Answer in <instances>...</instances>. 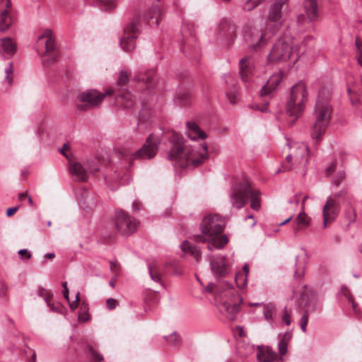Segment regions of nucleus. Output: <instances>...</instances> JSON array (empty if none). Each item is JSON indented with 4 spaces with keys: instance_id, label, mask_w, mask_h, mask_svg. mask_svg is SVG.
<instances>
[{
    "instance_id": "f257e3e1",
    "label": "nucleus",
    "mask_w": 362,
    "mask_h": 362,
    "mask_svg": "<svg viewBox=\"0 0 362 362\" xmlns=\"http://www.w3.org/2000/svg\"><path fill=\"white\" fill-rule=\"evenodd\" d=\"M168 136L172 144L168 158L175 160L180 168L197 167L208 158L206 144L202 146V151L199 152L197 147L185 145L184 139L181 135L172 131Z\"/></svg>"
},
{
    "instance_id": "f03ea898",
    "label": "nucleus",
    "mask_w": 362,
    "mask_h": 362,
    "mask_svg": "<svg viewBox=\"0 0 362 362\" xmlns=\"http://www.w3.org/2000/svg\"><path fill=\"white\" fill-rule=\"evenodd\" d=\"M224 221L218 214L205 216L200 225L202 234L194 235L197 243H208V249H221L228 242V237L222 234Z\"/></svg>"
},
{
    "instance_id": "7ed1b4c3",
    "label": "nucleus",
    "mask_w": 362,
    "mask_h": 362,
    "mask_svg": "<svg viewBox=\"0 0 362 362\" xmlns=\"http://www.w3.org/2000/svg\"><path fill=\"white\" fill-rule=\"evenodd\" d=\"M332 88L329 86L320 89L314 110L315 123L311 129V136L319 143L325 134L331 119L332 107L329 103Z\"/></svg>"
},
{
    "instance_id": "20e7f679",
    "label": "nucleus",
    "mask_w": 362,
    "mask_h": 362,
    "mask_svg": "<svg viewBox=\"0 0 362 362\" xmlns=\"http://www.w3.org/2000/svg\"><path fill=\"white\" fill-rule=\"evenodd\" d=\"M163 14V11L158 5L152 6L150 11L144 12L142 16H136L124 28V35L120 38V46L125 52H130L135 48L136 38L139 32L140 21H146L151 26L158 25V18Z\"/></svg>"
},
{
    "instance_id": "39448f33",
    "label": "nucleus",
    "mask_w": 362,
    "mask_h": 362,
    "mask_svg": "<svg viewBox=\"0 0 362 362\" xmlns=\"http://www.w3.org/2000/svg\"><path fill=\"white\" fill-rule=\"evenodd\" d=\"M250 197V207L258 211L261 207L259 192L252 189L247 181L238 182L232 186L230 200L232 206L236 209L243 208Z\"/></svg>"
},
{
    "instance_id": "423d86ee",
    "label": "nucleus",
    "mask_w": 362,
    "mask_h": 362,
    "mask_svg": "<svg viewBox=\"0 0 362 362\" xmlns=\"http://www.w3.org/2000/svg\"><path fill=\"white\" fill-rule=\"evenodd\" d=\"M308 101V92L305 85L303 82H298L292 86L290 98L286 104V113L293 117L288 122L293 125L295 121L302 114L305 104Z\"/></svg>"
},
{
    "instance_id": "0eeeda50",
    "label": "nucleus",
    "mask_w": 362,
    "mask_h": 362,
    "mask_svg": "<svg viewBox=\"0 0 362 362\" xmlns=\"http://www.w3.org/2000/svg\"><path fill=\"white\" fill-rule=\"evenodd\" d=\"M296 52L293 39L288 36L281 37L276 41L268 54V63L284 62L289 59L295 62L297 60Z\"/></svg>"
},
{
    "instance_id": "6e6552de",
    "label": "nucleus",
    "mask_w": 362,
    "mask_h": 362,
    "mask_svg": "<svg viewBox=\"0 0 362 362\" xmlns=\"http://www.w3.org/2000/svg\"><path fill=\"white\" fill-rule=\"evenodd\" d=\"M112 90H108L105 93H100L96 89L86 90L79 95V100L82 103L77 105L80 111H87L92 108L99 107L106 95L112 94Z\"/></svg>"
},
{
    "instance_id": "1a4fd4ad",
    "label": "nucleus",
    "mask_w": 362,
    "mask_h": 362,
    "mask_svg": "<svg viewBox=\"0 0 362 362\" xmlns=\"http://www.w3.org/2000/svg\"><path fill=\"white\" fill-rule=\"evenodd\" d=\"M45 40V51L43 54L42 63L44 66L48 67L54 64L59 55L55 40L50 30H45L43 33L38 37V41Z\"/></svg>"
},
{
    "instance_id": "9d476101",
    "label": "nucleus",
    "mask_w": 362,
    "mask_h": 362,
    "mask_svg": "<svg viewBox=\"0 0 362 362\" xmlns=\"http://www.w3.org/2000/svg\"><path fill=\"white\" fill-rule=\"evenodd\" d=\"M243 298L240 296L238 290L229 288L223 294L221 309L228 315L230 320L235 319V315L239 312Z\"/></svg>"
},
{
    "instance_id": "9b49d317",
    "label": "nucleus",
    "mask_w": 362,
    "mask_h": 362,
    "mask_svg": "<svg viewBox=\"0 0 362 362\" xmlns=\"http://www.w3.org/2000/svg\"><path fill=\"white\" fill-rule=\"evenodd\" d=\"M159 142L160 141L153 134H151L139 150L134 153H124L123 156L130 161L138 158L150 159L156 154Z\"/></svg>"
},
{
    "instance_id": "f8f14e48",
    "label": "nucleus",
    "mask_w": 362,
    "mask_h": 362,
    "mask_svg": "<svg viewBox=\"0 0 362 362\" xmlns=\"http://www.w3.org/2000/svg\"><path fill=\"white\" fill-rule=\"evenodd\" d=\"M115 224L122 235L129 236L137 230L139 222L121 210L116 211Z\"/></svg>"
},
{
    "instance_id": "ddd939ff",
    "label": "nucleus",
    "mask_w": 362,
    "mask_h": 362,
    "mask_svg": "<svg viewBox=\"0 0 362 362\" xmlns=\"http://www.w3.org/2000/svg\"><path fill=\"white\" fill-rule=\"evenodd\" d=\"M99 170L98 161H87L82 164L74 162L70 164L69 173L74 180L86 182L88 178V172L95 173Z\"/></svg>"
},
{
    "instance_id": "4468645a",
    "label": "nucleus",
    "mask_w": 362,
    "mask_h": 362,
    "mask_svg": "<svg viewBox=\"0 0 362 362\" xmlns=\"http://www.w3.org/2000/svg\"><path fill=\"white\" fill-rule=\"evenodd\" d=\"M318 4L317 0H304L302 12L297 17V22L300 25L305 23H313L318 20Z\"/></svg>"
},
{
    "instance_id": "2eb2a0df",
    "label": "nucleus",
    "mask_w": 362,
    "mask_h": 362,
    "mask_svg": "<svg viewBox=\"0 0 362 362\" xmlns=\"http://www.w3.org/2000/svg\"><path fill=\"white\" fill-rule=\"evenodd\" d=\"M244 38L249 46L250 50L255 52L260 51L268 42L267 34L263 33L259 29L247 31L244 35Z\"/></svg>"
},
{
    "instance_id": "dca6fc26",
    "label": "nucleus",
    "mask_w": 362,
    "mask_h": 362,
    "mask_svg": "<svg viewBox=\"0 0 362 362\" xmlns=\"http://www.w3.org/2000/svg\"><path fill=\"white\" fill-rule=\"evenodd\" d=\"M181 34L182 35V44L180 47L181 51L189 59L198 60L199 59V51L198 48L191 47L190 42L193 41L192 33L189 31L187 25H182Z\"/></svg>"
},
{
    "instance_id": "f3484780",
    "label": "nucleus",
    "mask_w": 362,
    "mask_h": 362,
    "mask_svg": "<svg viewBox=\"0 0 362 362\" xmlns=\"http://www.w3.org/2000/svg\"><path fill=\"white\" fill-rule=\"evenodd\" d=\"M339 212V202L333 197H327L322 209L323 228H326L328 223L334 221Z\"/></svg>"
},
{
    "instance_id": "a211bd4d",
    "label": "nucleus",
    "mask_w": 362,
    "mask_h": 362,
    "mask_svg": "<svg viewBox=\"0 0 362 362\" xmlns=\"http://www.w3.org/2000/svg\"><path fill=\"white\" fill-rule=\"evenodd\" d=\"M10 0H0V32L7 31L15 23V18L10 12Z\"/></svg>"
},
{
    "instance_id": "6ab92c4d",
    "label": "nucleus",
    "mask_w": 362,
    "mask_h": 362,
    "mask_svg": "<svg viewBox=\"0 0 362 362\" xmlns=\"http://www.w3.org/2000/svg\"><path fill=\"white\" fill-rule=\"evenodd\" d=\"M238 26L233 21L229 18H223L218 26V35L230 43L236 37Z\"/></svg>"
},
{
    "instance_id": "aec40b11",
    "label": "nucleus",
    "mask_w": 362,
    "mask_h": 362,
    "mask_svg": "<svg viewBox=\"0 0 362 362\" xmlns=\"http://www.w3.org/2000/svg\"><path fill=\"white\" fill-rule=\"evenodd\" d=\"M212 273L218 277L226 276L230 272V267L224 256H216L210 260Z\"/></svg>"
},
{
    "instance_id": "412c9836",
    "label": "nucleus",
    "mask_w": 362,
    "mask_h": 362,
    "mask_svg": "<svg viewBox=\"0 0 362 362\" xmlns=\"http://www.w3.org/2000/svg\"><path fill=\"white\" fill-rule=\"evenodd\" d=\"M288 6V0H276L269 11V20L279 25L281 23L282 13Z\"/></svg>"
},
{
    "instance_id": "4be33fe9",
    "label": "nucleus",
    "mask_w": 362,
    "mask_h": 362,
    "mask_svg": "<svg viewBox=\"0 0 362 362\" xmlns=\"http://www.w3.org/2000/svg\"><path fill=\"white\" fill-rule=\"evenodd\" d=\"M256 357L258 362H281V358L268 346H258Z\"/></svg>"
},
{
    "instance_id": "5701e85b",
    "label": "nucleus",
    "mask_w": 362,
    "mask_h": 362,
    "mask_svg": "<svg viewBox=\"0 0 362 362\" xmlns=\"http://www.w3.org/2000/svg\"><path fill=\"white\" fill-rule=\"evenodd\" d=\"M307 152H308V147L302 146H298L297 148V152L296 153H294L293 155H292V154L287 155L286 157V163H288L289 164L291 163V161L293 160V163H291L289 166L284 165L283 171L294 169L295 168L294 165L296 164L298 165V164L302 163L303 160L305 158V155H306Z\"/></svg>"
},
{
    "instance_id": "b1692460",
    "label": "nucleus",
    "mask_w": 362,
    "mask_h": 362,
    "mask_svg": "<svg viewBox=\"0 0 362 362\" xmlns=\"http://www.w3.org/2000/svg\"><path fill=\"white\" fill-rule=\"evenodd\" d=\"M283 78V74L279 72L274 74L267 80V83L262 87L260 90L261 96H266L272 94V93L277 88L280 84Z\"/></svg>"
},
{
    "instance_id": "393cba45",
    "label": "nucleus",
    "mask_w": 362,
    "mask_h": 362,
    "mask_svg": "<svg viewBox=\"0 0 362 362\" xmlns=\"http://www.w3.org/2000/svg\"><path fill=\"white\" fill-rule=\"evenodd\" d=\"M0 52L6 58L11 57L17 50V46L11 37H3L1 39Z\"/></svg>"
},
{
    "instance_id": "a878e982",
    "label": "nucleus",
    "mask_w": 362,
    "mask_h": 362,
    "mask_svg": "<svg viewBox=\"0 0 362 362\" xmlns=\"http://www.w3.org/2000/svg\"><path fill=\"white\" fill-rule=\"evenodd\" d=\"M115 103L118 106L125 109H132L135 104L134 97L131 93L126 90L119 93L115 99Z\"/></svg>"
},
{
    "instance_id": "bb28decb",
    "label": "nucleus",
    "mask_w": 362,
    "mask_h": 362,
    "mask_svg": "<svg viewBox=\"0 0 362 362\" xmlns=\"http://www.w3.org/2000/svg\"><path fill=\"white\" fill-rule=\"evenodd\" d=\"M310 222V218L305 213L304 210H302L293 223V233L297 234L302 228L309 226Z\"/></svg>"
},
{
    "instance_id": "cd10ccee",
    "label": "nucleus",
    "mask_w": 362,
    "mask_h": 362,
    "mask_svg": "<svg viewBox=\"0 0 362 362\" xmlns=\"http://www.w3.org/2000/svg\"><path fill=\"white\" fill-rule=\"evenodd\" d=\"M181 250L190 255L196 261H199L202 258V252L199 247L194 245L187 240L183 241L180 245Z\"/></svg>"
},
{
    "instance_id": "c85d7f7f",
    "label": "nucleus",
    "mask_w": 362,
    "mask_h": 362,
    "mask_svg": "<svg viewBox=\"0 0 362 362\" xmlns=\"http://www.w3.org/2000/svg\"><path fill=\"white\" fill-rule=\"evenodd\" d=\"M250 57H245L240 60V76L244 82L250 79V75L252 72Z\"/></svg>"
},
{
    "instance_id": "c756f323",
    "label": "nucleus",
    "mask_w": 362,
    "mask_h": 362,
    "mask_svg": "<svg viewBox=\"0 0 362 362\" xmlns=\"http://www.w3.org/2000/svg\"><path fill=\"white\" fill-rule=\"evenodd\" d=\"M187 127L188 129V136L192 140H196L197 139H204L206 137V133L203 132L196 123L187 122Z\"/></svg>"
},
{
    "instance_id": "7c9ffc66",
    "label": "nucleus",
    "mask_w": 362,
    "mask_h": 362,
    "mask_svg": "<svg viewBox=\"0 0 362 362\" xmlns=\"http://www.w3.org/2000/svg\"><path fill=\"white\" fill-rule=\"evenodd\" d=\"M320 309L321 305L317 303H315L314 305H311L310 303L308 304L307 310L303 313L300 319V329L303 332H305L307 330L306 327L308 322V312H315V310Z\"/></svg>"
},
{
    "instance_id": "2f4dec72",
    "label": "nucleus",
    "mask_w": 362,
    "mask_h": 362,
    "mask_svg": "<svg viewBox=\"0 0 362 362\" xmlns=\"http://www.w3.org/2000/svg\"><path fill=\"white\" fill-rule=\"evenodd\" d=\"M154 71L149 70L146 73L140 72L135 76L134 78L139 82H144L146 83V88H149L153 86V78L154 76Z\"/></svg>"
},
{
    "instance_id": "473e14b6",
    "label": "nucleus",
    "mask_w": 362,
    "mask_h": 362,
    "mask_svg": "<svg viewBox=\"0 0 362 362\" xmlns=\"http://www.w3.org/2000/svg\"><path fill=\"white\" fill-rule=\"evenodd\" d=\"M147 267L151 279L155 282H160L161 279L158 263L148 261Z\"/></svg>"
},
{
    "instance_id": "72a5a7b5",
    "label": "nucleus",
    "mask_w": 362,
    "mask_h": 362,
    "mask_svg": "<svg viewBox=\"0 0 362 362\" xmlns=\"http://www.w3.org/2000/svg\"><path fill=\"white\" fill-rule=\"evenodd\" d=\"M291 337V334L289 333H285L283 338L279 342L278 348L280 356H283L287 352L288 343Z\"/></svg>"
},
{
    "instance_id": "f704fd0d",
    "label": "nucleus",
    "mask_w": 362,
    "mask_h": 362,
    "mask_svg": "<svg viewBox=\"0 0 362 362\" xmlns=\"http://www.w3.org/2000/svg\"><path fill=\"white\" fill-rule=\"evenodd\" d=\"M176 101L181 105H188L192 100V95L189 91H180L175 98Z\"/></svg>"
},
{
    "instance_id": "c9c22d12",
    "label": "nucleus",
    "mask_w": 362,
    "mask_h": 362,
    "mask_svg": "<svg viewBox=\"0 0 362 362\" xmlns=\"http://www.w3.org/2000/svg\"><path fill=\"white\" fill-rule=\"evenodd\" d=\"M88 357L90 360L91 362H103V356L98 353L92 346L88 345Z\"/></svg>"
},
{
    "instance_id": "e433bc0d",
    "label": "nucleus",
    "mask_w": 362,
    "mask_h": 362,
    "mask_svg": "<svg viewBox=\"0 0 362 362\" xmlns=\"http://www.w3.org/2000/svg\"><path fill=\"white\" fill-rule=\"evenodd\" d=\"M275 310V307L272 303H268L264 305V317L268 322H272L273 319V313Z\"/></svg>"
},
{
    "instance_id": "4c0bfd02",
    "label": "nucleus",
    "mask_w": 362,
    "mask_h": 362,
    "mask_svg": "<svg viewBox=\"0 0 362 362\" xmlns=\"http://www.w3.org/2000/svg\"><path fill=\"white\" fill-rule=\"evenodd\" d=\"M50 299L51 298L49 299L47 296L45 297V302L50 308L51 310L57 313L63 314L65 309L64 307L60 303H51Z\"/></svg>"
},
{
    "instance_id": "58836bf2",
    "label": "nucleus",
    "mask_w": 362,
    "mask_h": 362,
    "mask_svg": "<svg viewBox=\"0 0 362 362\" xmlns=\"http://www.w3.org/2000/svg\"><path fill=\"white\" fill-rule=\"evenodd\" d=\"M98 1L102 10H111L116 6V0H98Z\"/></svg>"
},
{
    "instance_id": "ea45409f",
    "label": "nucleus",
    "mask_w": 362,
    "mask_h": 362,
    "mask_svg": "<svg viewBox=\"0 0 362 362\" xmlns=\"http://www.w3.org/2000/svg\"><path fill=\"white\" fill-rule=\"evenodd\" d=\"M345 217L348 221V226H349L350 224L355 222L356 218V212L354 207L351 206L349 209L346 210Z\"/></svg>"
},
{
    "instance_id": "a19ab883",
    "label": "nucleus",
    "mask_w": 362,
    "mask_h": 362,
    "mask_svg": "<svg viewBox=\"0 0 362 362\" xmlns=\"http://www.w3.org/2000/svg\"><path fill=\"white\" fill-rule=\"evenodd\" d=\"M129 76L126 71H121L117 80L118 86L121 88L125 86L129 81Z\"/></svg>"
},
{
    "instance_id": "79ce46f5",
    "label": "nucleus",
    "mask_w": 362,
    "mask_h": 362,
    "mask_svg": "<svg viewBox=\"0 0 362 362\" xmlns=\"http://www.w3.org/2000/svg\"><path fill=\"white\" fill-rule=\"evenodd\" d=\"M261 2L262 0H247L243 8L245 11H250L257 6Z\"/></svg>"
},
{
    "instance_id": "37998d69",
    "label": "nucleus",
    "mask_w": 362,
    "mask_h": 362,
    "mask_svg": "<svg viewBox=\"0 0 362 362\" xmlns=\"http://www.w3.org/2000/svg\"><path fill=\"white\" fill-rule=\"evenodd\" d=\"M168 343L170 345L175 346L180 342L181 338L177 332H173L166 337Z\"/></svg>"
},
{
    "instance_id": "c03bdc74",
    "label": "nucleus",
    "mask_w": 362,
    "mask_h": 362,
    "mask_svg": "<svg viewBox=\"0 0 362 362\" xmlns=\"http://www.w3.org/2000/svg\"><path fill=\"white\" fill-rule=\"evenodd\" d=\"M345 177V173L344 170L339 171L337 175L333 177L332 184L335 187H339L341 180Z\"/></svg>"
},
{
    "instance_id": "a18cd8bd",
    "label": "nucleus",
    "mask_w": 362,
    "mask_h": 362,
    "mask_svg": "<svg viewBox=\"0 0 362 362\" xmlns=\"http://www.w3.org/2000/svg\"><path fill=\"white\" fill-rule=\"evenodd\" d=\"M13 72V63L10 62L8 66L5 69L6 77L5 81H7L9 86L11 85L13 78L11 74Z\"/></svg>"
},
{
    "instance_id": "49530a36",
    "label": "nucleus",
    "mask_w": 362,
    "mask_h": 362,
    "mask_svg": "<svg viewBox=\"0 0 362 362\" xmlns=\"http://www.w3.org/2000/svg\"><path fill=\"white\" fill-rule=\"evenodd\" d=\"M291 308L288 309L286 307L284 308L282 320L286 325H289L291 324Z\"/></svg>"
},
{
    "instance_id": "de8ad7c7",
    "label": "nucleus",
    "mask_w": 362,
    "mask_h": 362,
    "mask_svg": "<svg viewBox=\"0 0 362 362\" xmlns=\"http://www.w3.org/2000/svg\"><path fill=\"white\" fill-rule=\"evenodd\" d=\"M81 310H83L81 313L78 315V320L81 322H86L89 320L90 317L87 311L86 305H84L83 307H81Z\"/></svg>"
},
{
    "instance_id": "09e8293b",
    "label": "nucleus",
    "mask_w": 362,
    "mask_h": 362,
    "mask_svg": "<svg viewBox=\"0 0 362 362\" xmlns=\"http://www.w3.org/2000/svg\"><path fill=\"white\" fill-rule=\"evenodd\" d=\"M268 105L269 103L266 102L262 105H260L259 104H253L250 105V107L252 109L257 110L261 111L262 112H267L268 111Z\"/></svg>"
},
{
    "instance_id": "8fccbe9b",
    "label": "nucleus",
    "mask_w": 362,
    "mask_h": 362,
    "mask_svg": "<svg viewBox=\"0 0 362 362\" xmlns=\"http://www.w3.org/2000/svg\"><path fill=\"white\" fill-rule=\"evenodd\" d=\"M340 294L344 296L348 301L352 300V296L349 291V290L344 286H342L340 289Z\"/></svg>"
},
{
    "instance_id": "3c124183",
    "label": "nucleus",
    "mask_w": 362,
    "mask_h": 362,
    "mask_svg": "<svg viewBox=\"0 0 362 362\" xmlns=\"http://www.w3.org/2000/svg\"><path fill=\"white\" fill-rule=\"evenodd\" d=\"M18 255L23 259H29L31 258V253L27 249H21L18 251Z\"/></svg>"
},
{
    "instance_id": "603ef678",
    "label": "nucleus",
    "mask_w": 362,
    "mask_h": 362,
    "mask_svg": "<svg viewBox=\"0 0 362 362\" xmlns=\"http://www.w3.org/2000/svg\"><path fill=\"white\" fill-rule=\"evenodd\" d=\"M356 47L357 53H358V56H357L358 62L362 66V50L361 49L360 44H359V42L358 40H356Z\"/></svg>"
},
{
    "instance_id": "864d4df0",
    "label": "nucleus",
    "mask_w": 362,
    "mask_h": 362,
    "mask_svg": "<svg viewBox=\"0 0 362 362\" xmlns=\"http://www.w3.org/2000/svg\"><path fill=\"white\" fill-rule=\"evenodd\" d=\"M106 305L109 309L112 310L117 307V302L115 299L110 298L106 300Z\"/></svg>"
},
{
    "instance_id": "5fc2aeb1",
    "label": "nucleus",
    "mask_w": 362,
    "mask_h": 362,
    "mask_svg": "<svg viewBox=\"0 0 362 362\" xmlns=\"http://www.w3.org/2000/svg\"><path fill=\"white\" fill-rule=\"evenodd\" d=\"M38 295L40 296L44 297L45 299V297L47 296L49 299L52 298V295L45 288H40L38 291Z\"/></svg>"
},
{
    "instance_id": "6e6d98bb",
    "label": "nucleus",
    "mask_w": 362,
    "mask_h": 362,
    "mask_svg": "<svg viewBox=\"0 0 362 362\" xmlns=\"http://www.w3.org/2000/svg\"><path fill=\"white\" fill-rule=\"evenodd\" d=\"M62 287H63V296H64V298L69 300V290H68V288H67V282L66 281H64L62 283Z\"/></svg>"
},
{
    "instance_id": "4d7b16f0",
    "label": "nucleus",
    "mask_w": 362,
    "mask_h": 362,
    "mask_svg": "<svg viewBox=\"0 0 362 362\" xmlns=\"http://www.w3.org/2000/svg\"><path fill=\"white\" fill-rule=\"evenodd\" d=\"M346 194V191L345 189H342L340 192L335 193V194H332V196H329V197H333L337 200V199L344 197Z\"/></svg>"
},
{
    "instance_id": "13d9d810",
    "label": "nucleus",
    "mask_w": 362,
    "mask_h": 362,
    "mask_svg": "<svg viewBox=\"0 0 362 362\" xmlns=\"http://www.w3.org/2000/svg\"><path fill=\"white\" fill-rule=\"evenodd\" d=\"M19 209V206L8 208L6 211V216L10 217L13 215Z\"/></svg>"
},
{
    "instance_id": "bf43d9fd",
    "label": "nucleus",
    "mask_w": 362,
    "mask_h": 362,
    "mask_svg": "<svg viewBox=\"0 0 362 362\" xmlns=\"http://www.w3.org/2000/svg\"><path fill=\"white\" fill-rule=\"evenodd\" d=\"M300 200V194H296L292 199L288 200V203L294 204L295 206H297L299 203Z\"/></svg>"
},
{
    "instance_id": "052dcab7",
    "label": "nucleus",
    "mask_w": 362,
    "mask_h": 362,
    "mask_svg": "<svg viewBox=\"0 0 362 362\" xmlns=\"http://www.w3.org/2000/svg\"><path fill=\"white\" fill-rule=\"evenodd\" d=\"M336 170V164L332 163L328 168L326 169V175H329Z\"/></svg>"
},
{
    "instance_id": "680f3d73",
    "label": "nucleus",
    "mask_w": 362,
    "mask_h": 362,
    "mask_svg": "<svg viewBox=\"0 0 362 362\" xmlns=\"http://www.w3.org/2000/svg\"><path fill=\"white\" fill-rule=\"evenodd\" d=\"M349 302H350L351 303V306H352V309H353V311L356 314V315H358L360 313V310L358 308V305L356 302L354 301V299L352 298V300H349Z\"/></svg>"
},
{
    "instance_id": "e2e57ef3",
    "label": "nucleus",
    "mask_w": 362,
    "mask_h": 362,
    "mask_svg": "<svg viewBox=\"0 0 362 362\" xmlns=\"http://www.w3.org/2000/svg\"><path fill=\"white\" fill-rule=\"evenodd\" d=\"M293 218V216H290L288 218H287L286 220H284L283 222L280 223L279 224V226H282L286 223H288V222H290L291 221V219Z\"/></svg>"
},
{
    "instance_id": "0e129e2a",
    "label": "nucleus",
    "mask_w": 362,
    "mask_h": 362,
    "mask_svg": "<svg viewBox=\"0 0 362 362\" xmlns=\"http://www.w3.org/2000/svg\"><path fill=\"white\" fill-rule=\"evenodd\" d=\"M69 307L71 310H75L78 307V303L76 301H74L72 303H69Z\"/></svg>"
},
{
    "instance_id": "69168bd1",
    "label": "nucleus",
    "mask_w": 362,
    "mask_h": 362,
    "mask_svg": "<svg viewBox=\"0 0 362 362\" xmlns=\"http://www.w3.org/2000/svg\"><path fill=\"white\" fill-rule=\"evenodd\" d=\"M110 269L112 272H117V264L113 262H110Z\"/></svg>"
},
{
    "instance_id": "338daca9",
    "label": "nucleus",
    "mask_w": 362,
    "mask_h": 362,
    "mask_svg": "<svg viewBox=\"0 0 362 362\" xmlns=\"http://www.w3.org/2000/svg\"><path fill=\"white\" fill-rule=\"evenodd\" d=\"M27 197V192H22L21 194H18V199L22 201L23 200L25 197Z\"/></svg>"
},
{
    "instance_id": "774afa93",
    "label": "nucleus",
    "mask_w": 362,
    "mask_h": 362,
    "mask_svg": "<svg viewBox=\"0 0 362 362\" xmlns=\"http://www.w3.org/2000/svg\"><path fill=\"white\" fill-rule=\"evenodd\" d=\"M55 257L54 253H47L45 257L49 259H52Z\"/></svg>"
}]
</instances>
